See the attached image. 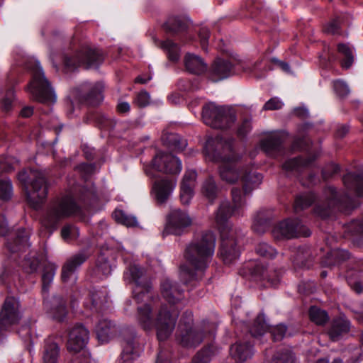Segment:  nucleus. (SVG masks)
Segmentation results:
<instances>
[{
	"instance_id": "nucleus-1",
	"label": "nucleus",
	"mask_w": 363,
	"mask_h": 363,
	"mask_svg": "<svg viewBox=\"0 0 363 363\" xmlns=\"http://www.w3.org/2000/svg\"><path fill=\"white\" fill-rule=\"evenodd\" d=\"M124 279L135 284L133 293L138 304L136 320L139 325L146 331L155 328L157 339L166 340L175 328L177 314L172 313L167 305L152 300V286L143 268L137 264L130 265L124 273Z\"/></svg>"
},
{
	"instance_id": "nucleus-2",
	"label": "nucleus",
	"mask_w": 363,
	"mask_h": 363,
	"mask_svg": "<svg viewBox=\"0 0 363 363\" xmlns=\"http://www.w3.org/2000/svg\"><path fill=\"white\" fill-rule=\"evenodd\" d=\"M233 206L227 200L222 201L216 213V220L220 225L221 245L220 256L226 264H230L236 260L240 255L238 246L241 233L227 223L228 220L234 215H240L245 206V201L239 189H232Z\"/></svg>"
},
{
	"instance_id": "nucleus-3",
	"label": "nucleus",
	"mask_w": 363,
	"mask_h": 363,
	"mask_svg": "<svg viewBox=\"0 0 363 363\" xmlns=\"http://www.w3.org/2000/svg\"><path fill=\"white\" fill-rule=\"evenodd\" d=\"M225 138H208L203 152L206 159L220 162L218 173L220 179L229 184H233L239 180L242 181L245 167L240 165V157L234 152L232 145Z\"/></svg>"
},
{
	"instance_id": "nucleus-4",
	"label": "nucleus",
	"mask_w": 363,
	"mask_h": 363,
	"mask_svg": "<svg viewBox=\"0 0 363 363\" xmlns=\"http://www.w3.org/2000/svg\"><path fill=\"white\" fill-rule=\"evenodd\" d=\"M215 245L213 233L205 232L186 247L184 255L186 264L181 266L179 272L180 278L184 284L201 277L214 253Z\"/></svg>"
},
{
	"instance_id": "nucleus-5",
	"label": "nucleus",
	"mask_w": 363,
	"mask_h": 363,
	"mask_svg": "<svg viewBox=\"0 0 363 363\" xmlns=\"http://www.w3.org/2000/svg\"><path fill=\"white\" fill-rule=\"evenodd\" d=\"M23 65L31 72L32 78L26 86V91L32 98L42 104H54L56 95L38 60L28 57L23 60Z\"/></svg>"
},
{
	"instance_id": "nucleus-6",
	"label": "nucleus",
	"mask_w": 363,
	"mask_h": 363,
	"mask_svg": "<svg viewBox=\"0 0 363 363\" xmlns=\"http://www.w3.org/2000/svg\"><path fill=\"white\" fill-rule=\"evenodd\" d=\"M18 180L26 188L30 204L38 208L48 195V184L43 172L34 169H24L18 175Z\"/></svg>"
},
{
	"instance_id": "nucleus-7",
	"label": "nucleus",
	"mask_w": 363,
	"mask_h": 363,
	"mask_svg": "<svg viewBox=\"0 0 363 363\" xmlns=\"http://www.w3.org/2000/svg\"><path fill=\"white\" fill-rule=\"evenodd\" d=\"M191 315L189 314V320H181L179 325L177 340L179 344L187 348H194L199 346L208 336L213 334L214 325L208 322L193 325Z\"/></svg>"
},
{
	"instance_id": "nucleus-8",
	"label": "nucleus",
	"mask_w": 363,
	"mask_h": 363,
	"mask_svg": "<svg viewBox=\"0 0 363 363\" xmlns=\"http://www.w3.org/2000/svg\"><path fill=\"white\" fill-rule=\"evenodd\" d=\"M79 211V207L73 195H65L49 207L41 220L42 225L52 232L57 228L60 220L75 214Z\"/></svg>"
},
{
	"instance_id": "nucleus-9",
	"label": "nucleus",
	"mask_w": 363,
	"mask_h": 363,
	"mask_svg": "<svg viewBox=\"0 0 363 363\" xmlns=\"http://www.w3.org/2000/svg\"><path fill=\"white\" fill-rule=\"evenodd\" d=\"M202 118L207 125L223 130L231 128L237 121L233 109L228 106H217L214 103H209L203 106Z\"/></svg>"
},
{
	"instance_id": "nucleus-10",
	"label": "nucleus",
	"mask_w": 363,
	"mask_h": 363,
	"mask_svg": "<svg viewBox=\"0 0 363 363\" xmlns=\"http://www.w3.org/2000/svg\"><path fill=\"white\" fill-rule=\"evenodd\" d=\"M103 60V53L100 50L84 48L74 55L63 56L64 69L67 72H72L80 65L86 69L97 68Z\"/></svg>"
},
{
	"instance_id": "nucleus-11",
	"label": "nucleus",
	"mask_w": 363,
	"mask_h": 363,
	"mask_svg": "<svg viewBox=\"0 0 363 363\" xmlns=\"http://www.w3.org/2000/svg\"><path fill=\"white\" fill-rule=\"evenodd\" d=\"M324 196L328 203L327 207L318 205L315 208V213L323 218L328 216L332 208H337L340 211H346L354 207L352 199L348 193L342 195L333 187L329 186L325 189Z\"/></svg>"
},
{
	"instance_id": "nucleus-12",
	"label": "nucleus",
	"mask_w": 363,
	"mask_h": 363,
	"mask_svg": "<svg viewBox=\"0 0 363 363\" xmlns=\"http://www.w3.org/2000/svg\"><path fill=\"white\" fill-rule=\"evenodd\" d=\"M104 84L101 82H84L72 91V96L80 104L97 106L104 99Z\"/></svg>"
},
{
	"instance_id": "nucleus-13",
	"label": "nucleus",
	"mask_w": 363,
	"mask_h": 363,
	"mask_svg": "<svg viewBox=\"0 0 363 363\" xmlns=\"http://www.w3.org/2000/svg\"><path fill=\"white\" fill-rule=\"evenodd\" d=\"M272 233L277 240L311 235L310 230L298 219H286L279 222L274 227Z\"/></svg>"
},
{
	"instance_id": "nucleus-14",
	"label": "nucleus",
	"mask_w": 363,
	"mask_h": 363,
	"mask_svg": "<svg viewBox=\"0 0 363 363\" xmlns=\"http://www.w3.org/2000/svg\"><path fill=\"white\" fill-rule=\"evenodd\" d=\"M192 223V220L188 213L179 208L172 209L167 217L164 234L180 235Z\"/></svg>"
},
{
	"instance_id": "nucleus-15",
	"label": "nucleus",
	"mask_w": 363,
	"mask_h": 363,
	"mask_svg": "<svg viewBox=\"0 0 363 363\" xmlns=\"http://www.w3.org/2000/svg\"><path fill=\"white\" fill-rule=\"evenodd\" d=\"M22 316L18 299L14 297H7L4 301L0 312V325L7 330L11 326L17 324Z\"/></svg>"
},
{
	"instance_id": "nucleus-16",
	"label": "nucleus",
	"mask_w": 363,
	"mask_h": 363,
	"mask_svg": "<svg viewBox=\"0 0 363 363\" xmlns=\"http://www.w3.org/2000/svg\"><path fill=\"white\" fill-rule=\"evenodd\" d=\"M153 168L166 174H178L182 170L181 160L168 153L158 152L152 160Z\"/></svg>"
},
{
	"instance_id": "nucleus-17",
	"label": "nucleus",
	"mask_w": 363,
	"mask_h": 363,
	"mask_svg": "<svg viewBox=\"0 0 363 363\" xmlns=\"http://www.w3.org/2000/svg\"><path fill=\"white\" fill-rule=\"evenodd\" d=\"M89 255L85 251H81L71 256L62 268L61 278L63 282L73 284L77 281V271L86 261Z\"/></svg>"
},
{
	"instance_id": "nucleus-18",
	"label": "nucleus",
	"mask_w": 363,
	"mask_h": 363,
	"mask_svg": "<svg viewBox=\"0 0 363 363\" xmlns=\"http://www.w3.org/2000/svg\"><path fill=\"white\" fill-rule=\"evenodd\" d=\"M89 334V330L84 325H74L69 333L67 349L76 354L84 351L83 349L88 342Z\"/></svg>"
},
{
	"instance_id": "nucleus-19",
	"label": "nucleus",
	"mask_w": 363,
	"mask_h": 363,
	"mask_svg": "<svg viewBox=\"0 0 363 363\" xmlns=\"http://www.w3.org/2000/svg\"><path fill=\"white\" fill-rule=\"evenodd\" d=\"M176 187V182L166 179H159L154 182L152 195L159 204L164 203L170 197Z\"/></svg>"
},
{
	"instance_id": "nucleus-20",
	"label": "nucleus",
	"mask_w": 363,
	"mask_h": 363,
	"mask_svg": "<svg viewBox=\"0 0 363 363\" xmlns=\"http://www.w3.org/2000/svg\"><path fill=\"white\" fill-rule=\"evenodd\" d=\"M162 297L169 303L175 304L182 298L183 290L178 284L169 278L164 279L160 285Z\"/></svg>"
},
{
	"instance_id": "nucleus-21",
	"label": "nucleus",
	"mask_w": 363,
	"mask_h": 363,
	"mask_svg": "<svg viewBox=\"0 0 363 363\" xmlns=\"http://www.w3.org/2000/svg\"><path fill=\"white\" fill-rule=\"evenodd\" d=\"M140 350L135 340V333L130 337H125L121 353L122 363H133L139 356Z\"/></svg>"
},
{
	"instance_id": "nucleus-22",
	"label": "nucleus",
	"mask_w": 363,
	"mask_h": 363,
	"mask_svg": "<svg viewBox=\"0 0 363 363\" xmlns=\"http://www.w3.org/2000/svg\"><path fill=\"white\" fill-rule=\"evenodd\" d=\"M196 176L197 174L194 170H189L185 172L180 188V198L183 204H189L193 197V188Z\"/></svg>"
},
{
	"instance_id": "nucleus-23",
	"label": "nucleus",
	"mask_w": 363,
	"mask_h": 363,
	"mask_svg": "<svg viewBox=\"0 0 363 363\" xmlns=\"http://www.w3.org/2000/svg\"><path fill=\"white\" fill-rule=\"evenodd\" d=\"M233 65L228 61L217 59L212 65L211 77L213 82L228 78L232 74Z\"/></svg>"
},
{
	"instance_id": "nucleus-24",
	"label": "nucleus",
	"mask_w": 363,
	"mask_h": 363,
	"mask_svg": "<svg viewBox=\"0 0 363 363\" xmlns=\"http://www.w3.org/2000/svg\"><path fill=\"white\" fill-rule=\"evenodd\" d=\"M184 63L187 72L194 74H201L207 70V64L199 55L186 53Z\"/></svg>"
},
{
	"instance_id": "nucleus-25",
	"label": "nucleus",
	"mask_w": 363,
	"mask_h": 363,
	"mask_svg": "<svg viewBox=\"0 0 363 363\" xmlns=\"http://www.w3.org/2000/svg\"><path fill=\"white\" fill-rule=\"evenodd\" d=\"M350 321L344 317H339L333 320L328 334L333 341L340 340L350 330Z\"/></svg>"
},
{
	"instance_id": "nucleus-26",
	"label": "nucleus",
	"mask_w": 363,
	"mask_h": 363,
	"mask_svg": "<svg viewBox=\"0 0 363 363\" xmlns=\"http://www.w3.org/2000/svg\"><path fill=\"white\" fill-rule=\"evenodd\" d=\"M230 353L235 359L245 362L253 355V347L247 342L237 341L230 347Z\"/></svg>"
},
{
	"instance_id": "nucleus-27",
	"label": "nucleus",
	"mask_w": 363,
	"mask_h": 363,
	"mask_svg": "<svg viewBox=\"0 0 363 363\" xmlns=\"http://www.w3.org/2000/svg\"><path fill=\"white\" fill-rule=\"evenodd\" d=\"M114 323L107 319L100 320L96 326V333L99 340L101 342L108 341L116 333Z\"/></svg>"
},
{
	"instance_id": "nucleus-28",
	"label": "nucleus",
	"mask_w": 363,
	"mask_h": 363,
	"mask_svg": "<svg viewBox=\"0 0 363 363\" xmlns=\"http://www.w3.org/2000/svg\"><path fill=\"white\" fill-rule=\"evenodd\" d=\"M49 313L53 319L58 321L65 318L67 311L65 301L62 297L57 296L52 298Z\"/></svg>"
},
{
	"instance_id": "nucleus-29",
	"label": "nucleus",
	"mask_w": 363,
	"mask_h": 363,
	"mask_svg": "<svg viewBox=\"0 0 363 363\" xmlns=\"http://www.w3.org/2000/svg\"><path fill=\"white\" fill-rule=\"evenodd\" d=\"M28 240V233L23 229L20 230L17 233L16 239L7 243V248L12 253L25 250L30 246Z\"/></svg>"
},
{
	"instance_id": "nucleus-30",
	"label": "nucleus",
	"mask_w": 363,
	"mask_h": 363,
	"mask_svg": "<svg viewBox=\"0 0 363 363\" xmlns=\"http://www.w3.org/2000/svg\"><path fill=\"white\" fill-rule=\"evenodd\" d=\"M60 349L58 345L52 339L45 341L42 363H57Z\"/></svg>"
},
{
	"instance_id": "nucleus-31",
	"label": "nucleus",
	"mask_w": 363,
	"mask_h": 363,
	"mask_svg": "<svg viewBox=\"0 0 363 363\" xmlns=\"http://www.w3.org/2000/svg\"><path fill=\"white\" fill-rule=\"evenodd\" d=\"M318 157L317 154L310 155L306 160H303L301 157H295L286 160L283 164V169L286 172H293L298 170L301 167H308Z\"/></svg>"
},
{
	"instance_id": "nucleus-32",
	"label": "nucleus",
	"mask_w": 363,
	"mask_h": 363,
	"mask_svg": "<svg viewBox=\"0 0 363 363\" xmlns=\"http://www.w3.org/2000/svg\"><path fill=\"white\" fill-rule=\"evenodd\" d=\"M262 181V174L255 172H248L245 169L243 177V189L245 194L250 192L253 189L257 188Z\"/></svg>"
},
{
	"instance_id": "nucleus-33",
	"label": "nucleus",
	"mask_w": 363,
	"mask_h": 363,
	"mask_svg": "<svg viewBox=\"0 0 363 363\" xmlns=\"http://www.w3.org/2000/svg\"><path fill=\"white\" fill-rule=\"evenodd\" d=\"M160 48L166 53L168 59L172 62H177L180 59L181 50L178 44L173 40L167 39L160 43Z\"/></svg>"
},
{
	"instance_id": "nucleus-34",
	"label": "nucleus",
	"mask_w": 363,
	"mask_h": 363,
	"mask_svg": "<svg viewBox=\"0 0 363 363\" xmlns=\"http://www.w3.org/2000/svg\"><path fill=\"white\" fill-rule=\"evenodd\" d=\"M337 51L341 55V65L344 69L350 68L354 62L352 49L348 44L340 43L337 45Z\"/></svg>"
},
{
	"instance_id": "nucleus-35",
	"label": "nucleus",
	"mask_w": 363,
	"mask_h": 363,
	"mask_svg": "<svg viewBox=\"0 0 363 363\" xmlns=\"http://www.w3.org/2000/svg\"><path fill=\"white\" fill-rule=\"evenodd\" d=\"M187 27V23L179 17L169 18L164 23L165 29L173 33L184 32Z\"/></svg>"
},
{
	"instance_id": "nucleus-36",
	"label": "nucleus",
	"mask_w": 363,
	"mask_h": 363,
	"mask_svg": "<svg viewBox=\"0 0 363 363\" xmlns=\"http://www.w3.org/2000/svg\"><path fill=\"white\" fill-rule=\"evenodd\" d=\"M113 216L114 219L127 227H135L138 223L135 216L125 213L121 210H116Z\"/></svg>"
},
{
	"instance_id": "nucleus-37",
	"label": "nucleus",
	"mask_w": 363,
	"mask_h": 363,
	"mask_svg": "<svg viewBox=\"0 0 363 363\" xmlns=\"http://www.w3.org/2000/svg\"><path fill=\"white\" fill-rule=\"evenodd\" d=\"M113 266L109 263L104 255H101L96 261L95 272L101 278L106 277L111 274Z\"/></svg>"
},
{
	"instance_id": "nucleus-38",
	"label": "nucleus",
	"mask_w": 363,
	"mask_h": 363,
	"mask_svg": "<svg viewBox=\"0 0 363 363\" xmlns=\"http://www.w3.org/2000/svg\"><path fill=\"white\" fill-rule=\"evenodd\" d=\"M89 296L91 303L90 305L86 303L85 305L86 307L90 309L96 308L99 306L107 302V292L106 290H94L90 292Z\"/></svg>"
},
{
	"instance_id": "nucleus-39",
	"label": "nucleus",
	"mask_w": 363,
	"mask_h": 363,
	"mask_svg": "<svg viewBox=\"0 0 363 363\" xmlns=\"http://www.w3.org/2000/svg\"><path fill=\"white\" fill-rule=\"evenodd\" d=\"M269 225V218L263 212H259L254 218L252 229L255 233L262 234L267 230Z\"/></svg>"
},
{
	"instance_id": "nucleus-40",
	"label": "nucleus",
	"mask_w": 363,
	"mask_h": 363,
	"mask_svg": "<svg viewBox=\"0 0 363 363\" xmlns=\"http://www.w3.org/2000/svg\"><path fill=\"white\" fill-rule=\"evenodd\" d=\"M268 329V326L265 322L264 317L262 314H259L255 319L252 326L250 329L252 336L257 337L262 336Z\"/></svg>"
},
{
	"instance_id": "nucleus-41",
	"label": "nucleus",
	"mask_w": 363,
	"mask_h": 363,
	"mask_svg": "<svg viewBox=\"0 0 363 363\" xmlns=\"http://www.w3.org/2000/svg\"><path fill=\"white\" fill-rule=\"evenodd\" d=\"M316 199L315 196L312 194H306L298 196L294 203V210L296 212L302 211L309 207Z\"/></svg>"
},
{
	"instance_id": "nucleus-42",
	"label": "nucleus",
	"mask_w": 363,
	"mask_h": 363,
	"mask_svg": "<svg viewBox=\"0 0 363 363\" xmlns=\"http://www.w3.org/2000/svg\"><path fill=\"white\" fill-rule=\"evenodd\" d=\"M87 119L89 121H95L101 128L110 129L113 128V123L111 118H108L106 115L101 113H90L87 116Z\"/></svg>"
},
{
	"instance_id": "nucleus-43",
	"label": "nucleus",
	"mask_w": 363,
	"mask_h": 363,
	"mask_svg": "<svg viewBox=\"0 0 363 363\" xmlns=\"http://www.w3.org/2000/svg\"><path fill=\"white\" fill-rule=\"evenodd\" d=\"M281 138H264L262 147L267 153L274 154L281 149Z\"/></svg>"
},
{
	"instance_id": "nucleus-44",
	"label": "nucleus",
	"mask_w": 363,
	"mask_h": 363,
	"mask_svg": "<svg viewBox=\"0 0 363 363\" xmlns=\"http://www.w3.org/2000/svg\"><path fill=\"white\" fill-rule=\"evenodd\" d=\"M57 267L55 264H49L45 267L42 275L43 290L47 291L50 284L52 282Z\"/></svg>"
},
{
	"instance_id": "nucleus-45",
	"label": "nucleus",
	"mask_w": 363,
	"mask_h": 363,
	"mask_svg": "<svg viewBox=\"0 0 363 363\" xmlns=\"http://www.w3.org/2000/svg\"><path fill=\"white\" fill-rule=\"evenodd\" d=\"M217 192L218 189L216 182L211 177L208 178L203 184L202 194L211 201L216 197Z\"/></svg>"
},
{
	"instance_id": "nucleus-46",
	"label": "nucleus",
	"mask_w": 363,
	"mask_h": 363,
	"mask_svg": "<svg viewBox=\"0 0 363 363\" xmlns=\"http://www.w3.org/2000/svg\"><path fill=\"white\" fill-rule=\"evenodd\" d=\"M255 252L267 259H273L277 255L276 249L265 242H259L255 247Z\"/></svg>"
},
{
	"instance_id": "nucleus-47",
	"label": "nucleus",
	"mask_w": 363,
	"mask_h": 363,
	"mask_svg": "<svg viewBox=\"0 0 363 363\" xmlns=\"http://www.w3.org/2000/svg\"><path fill=\"white\" fill-rule=\"evenodd\" d=\"M163 143L172 150L182 151L187 146V141L185 138H165Z\"/></svg>"
},
{
	"instance_id": "nucleus-48",
	"label": "nucleus",
	"mask_w": 363,
	"mask_h": 363,
	"mask_svg": "<svg viewBox=\"0 0 363 363\" xmlns=\"http://www.w3.org/2000/svg\"><path fill=\"white\" fill-rule=\"evenodd\" d=\"M311 320L318 325H323L328 320V315L325 311L312 306L309 311Z\"/></svg>"
},
{
	"instance_id": "nucleus-49",
	"label": "nucleus",
	"mask_w": 363,
	"mask_h": 363,
	"mask_svg": "<svg viewBox=\"0 0 363 363\" xmlns=\"http://www.w3.org/2000/svg\"><path fill=\"white\" fill-rule=\"evenodd\" d=\"M252 120L251 116H242L237 128L238 136H246L251 132L252 129Z\"/></svg>"
},
{
	"instance_id": "nucleus-50",
	"label": "nucleus",
	"mask_w": 363,
	"mask_h": 363,
	"mask_svg": "<svg viewBox=\"0 0 363 363\" xmlns=\"http://www.w3.org/2000/svg\"><path fill=\"white\" fill-rule=\"evenodd\" d=\"M61 235L64 240L71 242L79 236V230L75 225H67L62 228Z\"/></svg>"
},
{
	"instance_id": "nucleus-51",
	"label": "nucleus",
	"mask_w": 363,
	"mask_h": 363,
	"mask_svg": "<svg viewBox=\"0 0 363 363\" xmlns=\"http://www.w3.org/2000/svg\"><path fill=\"white\" fill-rule=\"evenodd\" d=\"M333 87L335 94L340 98H345L350 93L347 84L342 79L333 81Z\"/></svg>"
},
{
	"instance_id": "nucleus-52",
	"label": "nucleus",
	"mask_w": 363,
	"mask_h": 363,
	"mask_svg": "<svg viewBox=\"0 0 363 363\" xmlns=\"http://www.w3.org/2000/svg\"><path fill=\"white\" fill-rule=\"evenodd\" d=\"M12 195V185L9 179L0 180V199L7 201Z\"/></svg>"
},
{
	"instance_id": "nucleus-53",
	"label": "nucleus",
	"mask_w": 363,
	"mask_h": 363,
	"mask_svg": "<svg viewBox=\"0 0 363 363\" xmlns=\"http://www.w3.org/2000/svg\"><path fill=\"white\" fill-rule=\"evenodd\" d=\"M183 128L181 125L171 123L163 130L162 136H182L184 134H189L183 131Z\"/></svg>"
},
{
	"instance_id": "nucleus-54",
	"label": "nucleus",
	"mask_w": 363,
	"mask_h": 363,
	"mask_svg": "<svg viewBox=\"0 0 363 363\" xmlns=\"http://www.w3.org/2000/svg\"><path fill=\"white\" fill-rule=\"evenodd\" d=\"M286 326L284 324H279L271 328V334L275 341L282 340L286 335Z\"/></svg>"
},
{
	"instance_id": "nucleus-55",
	"label": "nucleus",
	"mask_w": 363,
	"mask_h": 363,
	"mask_svg": "<svg viewBox=\"0 0 363 363\" xmlns=\"http://www.w3.org/2000/svg\"><path fill=\"white\" fill-rule=\"evenodd\" d=\"M14 97L15 96L13 89H8L6 92L4 97L1 101V107L4 111L8 112L11 109L12 103L14 99Z\"/></svg>"
},
{
	"instance_id": "nucleus-56",
	"label": "nucleus",
	"mask_w": 363,
	"mask_h": 363,
	"mask_svg": "<svg viewBox=\"0 0 363 363\" xmlns=\"http://www.w3.org/2000/svg\"><path fill=\"white\" fill-rule=\"evenodd\" d=\"M150 100V94L145 90L140 91L135 98L134 102L139 107L143 108L149 105Z\"/></svg>"
},
{
	"instance_id": "nucleus-57",
	"label": "nucleus",
	"mask_w": 363,
	"mask_h": 363,
	"mask_svg": "<svg viewBox=\"0 0 363 363\" xmlns=\"http://www.w3.org/2000/svg\"><path fill=\"white\" fill-rule=\"evenodd\" d=\"M40 264V261L38 258L35 257L34 255L32 257H29L25 259L23 263V267L28 272H34L38 268Z\"/></svg>"
},
{
	"instance_id": "nucleus-58",
	"label": "nucleus",
	"mask_w": 363,
	"mask_h": 363,
	"mask_svg": "<svg viewBox=\"0 0 363 363\" xmlns=\"http://www.w3.org/2000/svg\"><path fill=\"white\" fill-rule=\"evenodd\" d=\"M284 106L282 101L278 97H273L268 100L263 106V110H279Z\"/></svg>"
},
{
	"instance_id": "nucleus-59",
	"label": "nucleus",
	"mask_w": 363,
	"mask_h": 363,
	"mask_svg": "<svg viewBox=\"0 0 363 363\" xmlns=\"http://www.w3.org/2000/svg\"><path fill=\"white\" fill-rule=\"evenodd\" d=\"M210 36V31L206 27H202L199 32V37L201 48L206 51L208 48V41Z\"/></svg>"
},
{
	"instance_id": "nucleus-60",
	"label": "nucleus",
	"mask_w": 363,
	"mask_h": 363,
	"mask_svg": "<svg viewBox=\"0 0 363 363\" xmlns=\"http://www.w3.org/2000/svg\"><path fill=\"white\" fill-rule=\"evenodd\" d=\"M274 363H296L295 358L292 353L285 352L277 354L274 358Z\"/></svg>"
},
{
	"instance_id": "nucleus-61",
	"label": "nucleus",
	"mask_w": 363,
	"mask_h": 363,
	"mask_svg": "<svg viewBox=\"0 0 363 363\" xmlns=\"http://www.w3.org/2000/svg\"><path fill=\"white\" fill-rule=\"evenodd\" d=\"M313 124L308 122L301 123L297 126V132L300 136H304V135L313 133Z\"/></svg>"
},
{
	"instance_id": "nucleus-62",
	"label": "nucleus",
	"mask_w": 363,
	"mask_h": 363,
	"mask_svg": "<svg viewBox=\"0 0 363 363\" xmlns=\"http://www.w3.org/2000/svg\"><path fill=\"white\" fill-rule=\"evenodd\" d=\"M70 363H91L89 354L86 351H82L80 353L75 354Z\"/></svg>"
},
{
	"instance_id": "nucleus-63",
	"label": "nucleus",
	"mask_w": 363,
	"mask_h": 363,
	"mask_svg": "<svg viewBox=\"0 0 363 363\" xmlns=\"http://www.w3.org/2000/svg\"><path fill=\"white\" fill-rule=\"evenodd\" d=\"M247 267L250 269H252L251 274L252 276L260 279H265L267 277L265 274L266 272L263 267H260L259 265L254 266L253 263H249L247 264Z\"/></svg>"
},
{
	"instance_id": "nucleus-64",
	"label": "nucleus",
	"mask_w": 363,
	"mask_h": 363,
	"mask_svg": "<svg viewBox=\"0 0 363 363\" xmlns=\"http://www.w3.org/2000/svg\"><path fill=\"white\" fill-rule=\"evenodd\" d=\"M18 161L13 157H6L4 159V162L2 158L0 157V172L1 171H9L13 169V164L14 162H17Z\"/></svg>"
}]
</instances>
